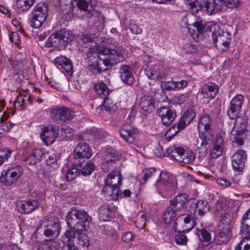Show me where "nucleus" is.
<instances>
[{
  "instance_id": "nucleus-1",
  "label": "nucleus",
  "mask_w": 250,
  "mask_h": 250,
  "mask_svg": "<svg viewBox=\"0 0 250 250\" xmlns=\"http://www.w3.org/2000/svg\"><path fill=\"white\" fill-rule=\"evenodd\" d=\"M91 50L96 51L99 60L96 66V69L99 73L106 70V68L100 66L102 63L106 66H111L119 62H123L125 59V49L123 47H118L116 49H109L96 45L91 49Z\"/></svg>"
},
{
  "instance_id": "nucleus-2",
  "label": "nucleus",
  "mask_w": 250,
  "mask_h": 250,
  "mask_svg": "<svg viewBox=\"0 0 250 250\" xmlns=\"http://www.w3.org/2000/svg\"><path fill=\"white\" fill-rule=\"evenodd\" d=\"M241 4L239 0H213L212 2L208 0H200L190 3L191 12L194 14L199 10H202L209 15L221 11L225 7L229 8H238Z\"/></svg>"
},
{
  "instance_id": "nucleus-3",
  "label": "nucleus",
  "mask_w": 250,
  "mask_h": 250,
  "mask_svg": "<svg viewBox=\"0 0 250 250\" xmlns=\"http://www.w3.org/2000/svg\"><path fill=\"white\" fill-rule=\"evenodd\" d=\"M23 168L19 165L10 166L1 172L0 182L5 186L16 183L23 173Z\"/></svg>"
},
{
  "instance_id": "nucleus-4",
  "label": "nucleus",
  "mask_w": 250,
  "mask_h": 250,
  "mask_svg": "<svg viewBox=\"0 0 250 250\" xmlns=\"http://www.w3.org/2000/svg\"><path fill=\"white\" fill-rule=\"evenodd\" d=\"M48 10L47 4L45 3L37 4L32 11L31 26L36 28L40 27L46 20Z\"/></svg>"
},
{
  "instance_id": "nucleus-5",
  "label": "nucleus",
  "mask_w": 250,
  "mask_h": 250,
  "mask_svg": "<svg viewBox=\"0 0 250 250\" xmlns=\"http://www.w3.org/2000/svg\"><path fill=\"white\" fill-rule=\"evenodd\" d=\"M160 193L174 189L177 186L176 179L168 172L163 170L155 184Z\"/></svg>"
},
{
  "instance_id": "nucleus-6",
  "label": "nucleus",
  "mask_w": 250,
  "mask_h": 250,
  "mask_svg": "<svg viewBox=\"0 0 250 250\" xmlns=\"http://www.w3.org/2000/svg\"><path fill=\"white\" fill-rule=\"evenodd\" d=\"M216 211L220 214V220L223 224L228 225L231 222L233 215L225 198H220L216 203Z\"/></svg>"
},
{
  "instance_id": "nucleus-7",
  "label": "nucleus",
  "mask_w": 250,
  "mask_h": 250,
  "mask_svg": "<svg viewBox=\"0 0 250 250\" xmlns=\"http://www.w3.org/2000/svg\"><path fill=\"white\" fill-rule=\"evenodd\" d=\"M38 229L43 230L44 234L46 237L57 236L60 233L59 220L56 217H50L47 219H44L41 223Z\"/></svg>"
},
{
  "instance_id": "nucleus-8",
  "label": "nucleus",
  "mask_w": 250,
  "mask_h": 250,
  "mask_svg": "<svg viewBox=\"0 0 250 250\" xmlns=\"http://www.w3.org/2000/svg\"><path fill=\"white\" fill-rule=\"evenodd\" d=\"M247 127V119L246 117H239L236 120L234 126L231 130V136L238 145L243 144L244 133Z\"/></svg>"
},
{
  "instance_id": "nucleus-9",
  "label": "nucleus",
  "mask_w": 250,
  "mask_h": 250,
  "mask_svg": "<svg viewBox=\"0 0 250 250\" xmlns=\"http://www.w3.org/2000/svg\"><path fill=\"white\" fill-rule=\"evenodd\" d=\"M210 31L213 42L217 46L221 47L223 45L225 48L228 47L231 41L230 36L228 32H225L216 24L211 26Z\"/></svg>"
},
{
  "instance_id": "nucleus-10",
  "label": "nucleus",
  "mask_w": 250,
  "mask_h": 250,
  "mask_svg": "<svg viewBox=\"0 0 250 250\" xmlns=\"http://www.w3.org/2000/svg\"><path fill=\"white\" fill-rule=\"evenodd\" d=\"M119 132L125 141L129 144L138 146L139 131L138 129L130 125L124 124L120 129Z\"/></svg>"
},
{
  "instance_id": "nucleus-11",
  "label": "nucleus",
  "mask_w": 250,
  "mask_h": 250,
  "mask_svg": "<svg viewBox=\"0 0 250 250\" xmlns=\"http://www.w3.org/2000/svg\"><path fill=\"white\" fill-rule=\"evenodd\" d=\"M50 117L57 123H65L72 119L73 111L69 108L62 107L51 109L50 111Z\"/></svg>"
},
{
  "instance_id": "nucleus-12",
  "label": "nucleus",
  "mask_w": 250,
  "mask_h": 250,
  "mask_svg": "<svg viewBox=\"0 0 250 250\" xmlns=\"http://www.w3.org/2000/svg\"><path fill=\"white\" fill-rule=\"evenodd\" d=\"M57 128L53 125H48L42 127L40 134L44 144L48 146L53 144L58 137Z\"/></svg>"
},
{
  "instance_id": "nucleus-13",
  "label": "nucleus",
  "mask_w": 250,
  "mask_h": 250,
  "mask_svg": "<svg viewBox=\"0 0 250 250\" xmlns=\"http://www.w3.org/2000/svg\"><path fill=\"white\" fill-rule=\"evenodd\" d=\"M244 101V98L242 94L236 95L231 100L228 111V115L229 119L232 120L238 118L237 116L241 111Z\"/></svg>"
},
{
  "instance_id": "nucleus-14",
  "label": "nucleus",
  "mask_w": 250,
  "mask_h": 250,
  "mask_svg": "<svg viewBox=\"0 0 250 250\" xmlns=\"http://www.w3.org/2000/svg\"><path fill=\"white\" fill-rule=\"evenodd\" d=\"M122 175L120 172L113 171L110 172L105 180V186L109 187L112 190V194L118 195L119 189L118 186L121 185Z\"/></svg>"
},
{
  "instance_id": "nucleus-15",
  "label": "nucleus",
  "mask_w": 250,
  "mask_h": 250,
  "mask_svg": "<svg viewBox=\"0 0 250 250\" xmlns=\"http://www.w3.org/2000/svg\"><path fill=\"white\" fill-rule=\"evenodd\" d=\"M157 114L161 118L163 124L169 126L174 121L176 113L174 110L167 106L161 107L157 110Z\"/></svg>"
},
{
  "instance_id": "nucleus-16",
  "label": "nucleus",
  "mask_w": 250,
  "mask_h": 250,
  "mask_svg": "<svg viewBox=\"0 0 250 250\" xmlns=\"http://www.w3.org/2000/svg\"><path fill=\"white\" fill-rule=\"evenodd\" d=\"M40 206V202L37 199L26 201H19L16 207L19 212L21 213H30Z\"/></svg>"
},
{
  "instance_id": "nucleus-17",
  "label": "nucleus",
  "mask_w": 250,
  "mask_h": 250,
  "mask_svg": "<svg viewBox=\"0 0 250 250\" xmlns=\"http://www.w3.org/2000/svg\"><path fill=\"white\" fill-rule=\"evenodd\" d=\"M246 152L243 150H238L232 155L231 164L233 168L238 171H241L245 167L247 160Z\"/></svg>"
},
{
  "instance_id": "nucleus-18",
  "label": "nucleus",
  "mask_w": 250,
  "mask_h": 250,
  "mask_svg": "<svg viewBox=\"0 0 250 250\" xmlns=\"http://www.w3.org/2000/svg\"><path fill=\"white\" fill-rule=\"evenodd\" d=\"M76 212L78 213V218L80 221V225H77L78 231H85L89 227V224L91 222L92 219L83 210H79L76 209Z\"/></svg>"
},
{
  "instance_id": "nucleus-19",
  "label": "nucleus",
  "mask_w": 250,
  "mask_h": 250,
  "mask_svg": "<svg viewBox=\"0 0 250 250\" xmlns=\"http://www.w3.org/2000/svg\"><path fill=\"white\" fill-rule=\"evenodd\" d=\"M232 236L231 228L229 226H225L220 232L216 235L214 242L218 245L227 244Z\"/></svg>"
},
{
  "instance_id": "nucleus-20",
  "label": "nucleus",
  "mask_w": 250,
  "mask_h": 250,
  "mask_svg": "<svg viewBox=\"0 0 250 250\" xmlns=\"http://www.w3.org/2000/svg\"><path fill=\"white\" fill-rule=\"evenodd\" d=\"M54 63L56 67L63 69L68 74H72L73 68L71 62L67 58L62 56L57 57L54 59Z\"/></svg>"
},
{
  "instance_id": "nucleus-21",
  "label": "nucleus",
  "mask_w": 250,
  "mask_h": 250,
  "mask_svg": "<svg viewBox=\"0 0 250 250\" xmlns=\"http://www.w3.org/2000/svg\"><path fill=\"white\" fill-rule=\"evenodd\" d=\"M224 140L220 135L217 136L212 143L210 155L212 158H217L222 154Z\"/></svg>"
},
{
  "instance_id": "nucleus-22",
  "label": "nucleus",
  "mask_w": 250,
  "mask_h": 250,
  "mask_svg": "<svg viewBox=\"0 0 250 250\" xmlns=\"http://www.w3.org/2000/svg\"><path fill=\"white\" fill-rule=\"evenodd\" d=\"M200 91L205 98H214L218 91V86L212 83H209L204 85Z\"/></svg>"
},
{
  "instance_id": "nucleus-23",
  "label": "nucleus",
  "mask_w": 250,
  "mask_h": 250,
  "mask_svg": "<svg viewBox=\"0 0 250 250\" xmlns=\"http://www.w3.org/2000/svg\"><path fill=\"white\" fill-rule=\"evenodd\" d=\"M92 155L89 146L84 143L78 144L74 150V156L75 159L79 158H89Z\"/></svg>"
},
{
  "instance_id": "nucleus-24",
  "label": "nucleus",
  "mask_w": 250,
  "mask_h": 250,
  "mask_svg": "<svg viewBox=\"0 0 250 250\" xmlns=\"http://www.w3.org/2000/svg\"><path fill=\"white\" fill-rule=\"evenodd\" d=\"M140 106L145 112L151 113L155 108L154 99L151 96H144L141 99Z\"/></svg>"
},
{
  "instance_id": "nucleus-25",
  "label": "nucleus",
  "mask_w": 250,
  "mask_h": 250,
  "mask_svg": "<svg viewBox=\"0 0 250 250\" xmlns=\"http://www.w3.org/2000/svg\"><path fill=\"white\" fill-rule=\"evenodd\" d=\"M77 214L76 208H72L66 215L65 219L69 227L73 228L77 232L81 233L82 231H78L77 229V225H80Z\"/></svg>"
},
{
  "instance_id": "nucleus-26",
  "label": "nucleus",
  "mask_w": 250,
  "mask_h": 250,
  "mask_svg": "<svg viewBox=\"0 0 250 250\" xmlns=\"http://www.w3.org/2000/svg\"><path fill=\"white\" fill-rule=\"evenodd\" d=\"M212 137V133L199 132V138L197 140L196 143L197 148L200 150L199 152L207 150V146Z\"/></svg>"
},
{
  "instance_id": "nucleus-27",
  "label": "nucleus",
  "mask_w": 250,
  "mask_h": 250,
  "mask_svg": "<svg viewBox=\"0 0 250 250\" xmlns=\"http://www.w3.org/2000/svg\"><path fill=\"white\" fill-rule=\"evenodd\" d=\"M211 121L208 115H204L199 119L198 128L199 132L211 133Z\"/></svg>"
},
{
  "instance_id": "nucleus-28",
  "label": "nucleus",
  "mask_w": 250,
  "mask_h": 250,
  "mask_svg": "<svg viewBox=\"0 0 250 250\" xmlns=\"http://www.w3.org/2000/svg\"><path fill=\"white\" fill-rule=\"evenodd\" d=\"M120 73L121 79L124 83L129 85H131L134 83L135 79L129 66H122L120 69Z\"/></svg>"
},
{
  "instance_id": "nucleus-29",
  "label": "nucleus",
  "mask_w": 250,
  "mask_h": 250,
  "mask_svg": "<svg viewBox=\"0 0 250 250\" xmlns=\"http://www.w3.org/2000/svg\"><path fill=\"white\" fill-rule=\"evenodd\" d=\"M188 195L183 193L178 195L171 201V207L176 211L183 208L188 200Z\"/></svg>"
},
{
  "instance_id": "nucleus-30",
  "label": "nucleus",
  "mask_w": 250,
  "mask_h": 250,
  "mask_svg": "<svg viewBox=\"0 0 250 250\" xmlns=\"http://www.w3.org/2000/svg\"><path fill=\"white\" fill-rule=\"evenodd\" d=\"M43 154V152L42 149H35L29 154L25 160L28 164L35 165L41 160Z\"/></svg>"
},
{
  "instance_id": "nucleus-31",
  "label": "nucleus",
  "mask_w": 250,
  "mask_h": 250,
  "mask_svg": "<svg viewBox=\"0 0 250 250\" xmlns=\"http://www.w3.org/2000/svg\"><path fill=\"white\" fill-rule=\"evenodd\" d=\"M185 152L184 148L180 146L173 145L170 146L167 150V155L172 159L179 161V158L181 157Z\"/></svg>"
},
{
  "instance_id": "nucleus-32",
  "label": "nucleus",
  "mask_w": 250,
  "mask_h": 250,
  "mask_svg": "<svg viewBox=\"0 0 250 250\" xmlns=\"http://www.w3.org/2000/svg\"><path fill=\"white\" fill-rule=\"evenodd\" d=\"M112 213L111 207L109 204H104L99 208V218L103 221H108L111 218Z\"/></svg>"
},
{
  "instance_id": "nucleus-33",
  "label": "nucleus",
  "mask_w": 250,
  "mask_h": 250,
  "mask_svg": "<svg viewBox=\"0 0 250 250\" xmlns=\"http://www.w3.org/2000/svg\"><path fill=\"white\" fill-rule=\"evenodd\" d=\"M78 167L79 172L83 176L90 175L95 169V166L91 161H88L86 163L81 162L78 164Z\"/></svg>"
},
{
  "instance_id": "nucleus-34",
  "label": "nucleus",
  "mask_w": 250,
  "mask_h": 250,
  "mask_svg": "<svg viewBox=\"0 0 250 250\" xmlns=\"http://www.w3.org/2000/svg\"><path fill=\"white\" fill-rule=\"evenodd\" d=\"M46 45L48 47L53 46L59 49L64 47L62 44V42L61 41L59 32L52 35L48 39Z\"/></svg>"
},
{
  "instance_id": "nucleus-35",
  "label": "nucleus",
  "mask_w": 250,
  "mask_h": 250,
  "mask_svg": "<svg viewBox=\"0 0 250 250\" xmlns=\"http://www.w3.org/2000/svg\"><path fill=\"white\" fill-rule=\"evenodd\" d=\"M188 32L191 35V36L195 39L198 38L200 34L203 33L204 30V24L200 21H196L194 23L192 27H188Z\"/></svg>"
},
{
  "instance_id": "nucleus-36",
  "label": "nucleus",
  "mask_w": 250,
  "mask_h": 250,
  "mask_svg": "<svg viewBox=\"0 0 250 250\" xmlns=\"http://www.w3.org/2000/svg\"><path fill=\"white\" fill-rule=\"evenodd\" d=\"M94 87L97 94L103 99H105L109 94V89L103 83H95Z\"/></svg>"
},
{
  "instance_id": "nucleus-37",
  "label": "nucleus",
  "mask_w": 250,
  "mask_h": 250,
  "mask_svg": "<svg viewBox=\"0 0 250 250\" xmlns=\"http://www.w3.org/2000/svg\"><path fill=\"white\" fill-rule=\"evenodd\" d=\"M103 161L107 163L118 159V156L115 149L108 148L102 157Z\"/></svg>"
},
{
  "instance_id": "nucleus-38",
  "label": "nucleus",
  "mask_w": 250,
  "mask_h": 250,
  "mask_svg": "<svg viewBox=\"0 0 250 250\" xmlns=\"http://www.w3.org/2000/svg\"><path fill=\"white\" fill-rule=\"evenodd\" d=\"M35 0H16V7L19 12L28 10L34 4Z\"/></svg>"
},
{
  "instance_id": "nucleus-39",
  "label": "nucleus",
  "mask_w": 250,
  "mask_h": 250,
  "mask_svg": "<svg viewBox=\"0 0 250 250\" xmlns=\"http://www.w3.org/2000/svg\"><path fill=\"white\" fill-rule=\"evenodd\" d=\"M176 211H177L171 206L166 208L163 215V219L166 224H169L174 220L176 215Z\"/></svg>"
},
{
  "instance_id": "nucleus-40",
  "label": "nucleus",
  "mask_w": 250,
  "mask_h": 250,
  "mask_svg": "<svg viewBox=\"0 0 250 250\" xmlns=\"http://www.w3.org/2000/svg\"><path fill=\"white\" fill-rule=\"evenodd\" d=\"M196 155L195 153L190 150H185V152L181 157L179 158V162H183L185 164L192 163L195 159Z\"/></svg>"
},
{
  "instance_id": "nucleus-41",
  "label": "nucleus",
  "mask_w": 250,
  "mask_h": 250,
  "mask_svg": "<svg viewBox=\"0 0 250 250\" xmlns=\"http://www.w3.org/2000/svg\"><path fill=\"white\" fill-rule=\"evenodd\" d=\"M59 34L64 47L66 46V43L71 42L74 38L72 32L70 30H62L59 32Z\"/></svg>"
},
{
  "instance_id": "nucleus-42",
  "label": "nucleus",
  "mask_w": 250,
  "mask_h": 250,
  "mask_svg": "<svg viewBox=\"0 0 250 250\" xmlns=\"http://www.w3.org/2000/svg\"><path fill=\"white\" fill-rule=\"evenodd\" d=\"M58 244L56 242L52 240L44 241L41 244L39 247V250H58Z\"/></svg>"
},
{
  "instance_id": "nucleus-43",
  "label": "nucleus",
  "mask_w": 250,
  "mask_h": 250,
  "mask_svg": "<svg viewBox=\"0 0 250 250\" xmlns=\"http://www.w3.org/2000/svg\"><path fill=\"white\" fill-rule=\"evenodd\" d=\"M79 174L80 173L79 172L78 164H76L68 170L66 173V179L68 181H72L77 177Z\"/></svg>"
},
{
  "instance_id": "nucleus-44",
  "label": "nucleus",
  "mask_w": 250,
  "mask_h": 250,
  "mask_svg": "<svg viewBox=\"0 0 250 250\" xmlns=\"http://www.w3.org/2000/svg\"><path fill=\"white\" fill-rule=\"evenodd\" d=\"M241 234L244 239L249 241L250 239V221L241 223Z\"/></svg>"
},
{
  "instance_id": "nucleus-45",
  "label": "nucleus",
  "mask_w": 250,
  "mask_h": 250,
  "mask_svg": "<svg viewBox=\"0 0 250 250\" xmlns=\"http://www.w3.org/2000/svg\"><path fill=\"white\" fill-rule=\"evenodd\" d=\"M198 234L200 240L206 243L204 245H208L210 243L211 240V235L206 229H201L200 230H198Z\"/></svg>"
},
{
  "instance_id": "nucleus-46",
  "label": "nucleus",
  "mask_w": 250,
  "mask_h": 250,
  "mask_svg": "<svg viewBox=\"0 0 250 250\" xmlns=\"http://www.w3.org/2000/svg\"><path fill=\"white\" fill-rule=\"evenodd\" d=\"M104 99V106L106 110L114 112L118 107L117 103H114L113 100L110 98H108L107 97L105 99Z\"/></svg>"
},
{
  "instance_id": "nucleus-47",
  "label": "nucleus",
  "mask_w": 250,
  "mask_h": 250,
  "mask_svg": "<svg viewBox=\"0 0 250 250\" xmlns=\"http://www.w3.org/2000/svg\"><path fill=\"white\" fill-rule=\"evenodd\" d=\"M59 157L58 154H53L49 156L48 159H46V164L48 166H51L50 168H53L55 169L59 167V165L57 161Z\"/></svg>"
},
{
  "instance_id": "nucleus-48",
  "label": "nucleus",
  "mask_w": 250,
  "mask_h": 250,
  "mask_svg": "<svg viewBox=\"0 0 250 250\" xmlns=\"http://www.w3.org/2000/svg\"><path fill=\"white\" fill-rule=\"evenodd\" d=\"M207 204V202L204 200H200L198 201L196 204L195 208L200 215H202L204 214L205 212L207 211L208 209Z\"/></svg>"
},
{
  "instance_id": "nucleus-49",
  "label": "nucleus",
  "mask_w": 250,
  "mask_h": 250,
  "mask_svg": "<svg viewBox=\"0 0 250 250\" xmlns=\"http://www.w3.org/2000/svg\"><path fill=\"white\" fill-rule=\"evenodd\" d=\"M28 100V97L23 96L22 95L18 96L16 101L14 102L15 107L18 109H22V106L25 104V102Z\"/></svg>"
},
{
  "instance_id": "nucleus-50",
  "label": "nucleus",
  "mask_w": 250,
  "mask_h": 250,
  "mask_svg": "<svg viewBox=\"0 0 250 250\" xmlns=\"http://www.w3.org/2000/svg\"><path fill=\"white\" fill-rule=\"evenodd\" d=\"M156 172V169L153 167H150L144 169L143 171L144 175L143 177V183L145 184L147 182L149 178L152 177Z\"/></svg>"
},
{
  "instance_id": "nucleus-51",
  "label": "nucleus",
  "mask_w": 250,
  "mask_h": 250,
  "mask_svg": "<svg viewBox=\"0 0 250 250\" xmlns=\"http://www.w3.org/2000/svg\"><path fill=\"white\" fill-rule=\"evenodd\" d=\"M61 133L62 137L63 138H69L73 134V130L68 126H63L60 128V130L57 129V132Z\"/></svg>"
},
{
  "instance_id": "nucleus-52",
  "label": "nucleus",
  "mask_w": 250,
  "mask_h": 250,
  "mask_svg": "<svg viewBox=\"0 0 250 250\" xmlns=\"http://www.w3.org/2000/svg\"><path fill=\"white\" fill-rule=\"evenodd\" d=\"M158 68H150L148 69H146V76L150 79L153 80H158Z\"/></svg>"
},
{
  "instance_id": "nucleus-53",
  "label": "nucleus",
  "mask_w": 250,
  "mask_h": 250,
  "mask_svg": "<svg viewBox=\"0 0 250 250\" xmlns=\"http://www.w3.org/2000/svg\"><path fill=\"white\" fill-rule=\"evenodd\" d=\"M179 131V130L177 128L176 125H174L166 132V137L167 139L170 141Z\"/></svg>"
},
{
  "instance_id": "nucleus-54",
  "label": "nucleus",
  "mask_w": 250,
  "mask_h": 250,
  "mask_svg": "<svg viewBox=\"0 0 250 250\" xmlns=\"http://www.w3.org/2000/svg\"><path fill=\"white\" fill-rule=\"evenodd\" d=\"M195 116V113L192 109H188L185 112L182 117L187 121V123L189 124L193 120Z\"/></svg>"
},
{
  "instance_id": "nucleus-55",
  "label": "nucleus",
  "mask_w": 250,
  "mask_h": 250,
  "mask_svg": "<svg viewBox=\"0 0 250 250\" xmlns=\"http://www.w3.org/2000/svg\"><path fill=\"white\" fill-rule=\"evenodd\" d=\"M146 216L145 214L143 213L140 217H138V220L136 221V227L139 229H143L144 228L146 223Z\"/></svg>"
},
{
  "instance_id": "nucleus-56",
  "label": "nucleus",
  "mask_w": 250,
  "mask_h": 250,
  "mask_svg": "<svg viewBox=\"0 0 250 250\" xmlns=\"http://www.w3.org/2000/svg\"><path fill=\"white\" fill-rule=\"evenodd\" d=\"M183 49L188 53H194L197 52L198 48L195 44L188 43L184 45Z\"/></svg>"
},
{
  "instance_id": "nucleus-57",
  "label": "nucleus",
  "mask_w": 250,
  "mask_h": 250,
  "mask_svg": "<svg viewBox=\"0 0 250 250\" xmlns=\"http://www.w3.org/2000/svg\"><path fill=\"white\" fill-rule=\"evenodd\" d=\"M95 23H98V26L103 27L104 26V23L105 20L103 16V15L101 12H95Z\"/></svg>"
},
{
  "instance_id": "nucleus-58",
  "label": "nucleus",
  "mask_w": 250,
  "mask_h": 250,
  "mask_svg": "<svg viewBox=\"0 0 250 250\" xmlns=\"http://www.w3.org/2000/svg\"><path fill=\"white\" fill-rule=\"evenodd\" d=\"M187 236L182 233L177 234L175 237V241L178 244L185 245L187 244Z\"/></svg>"
},
{
  "instance_id": "nucleus-59",
  "label": "nucleus",
  "mask_w": 250,
  "mask_h": 250,
  "mask_svg": "<svg viewBox=\"0 0 250 250\" xmlns=\"http://www.w3.org/2000/svg\"><path fill=\"white\" fill-rule=\"evenodd\" d=\"M161 86L164 89L167 90H175V84L174 81L162 82Z\"/></svg>"
},
{
  "instance_id": "nucleus-60",
  "label": "nucleus",
  "mask_w": 250,
  "mask_h": 250,
  "mask_svg": "<svg viewBox=\"0 0 250 250\" xmlns=\"http://www.w3.org/2000/svg\"><path fill=\"white\" fill-rule=\"evenodd\" d=\"M245 240L243 239L235 247V250H250V239L249 241H247L246 244L243 247V243L245 242Z\"/></svg>"
},
{
  "instance_id": "nucleus-61",
  "label": "nucleus",
  "mask_w": 250,
  "mask_h": 250,
  "mask_svg": "<svg viewBox=\"0 0 250 250\" xmlns=\"http://www.w3.org/2000/svg\"><path fill=\"white\" fill-rule=\"evenodd\" d=\"M75 231H76L73 228H70L65 233V237L67 238V243L70 241H73V240L74 239L75 236Z\"/></svg>"
},
{
  "instance_id": "nucleus-62",
  "label": "nucleus",
  "mask_w": 250,
  "mask_h": 250,
  "mask_svg": "<svg viewBox=\"0 0 250 250\" xmlns=\"http://www.w3.org/2000/svg\"><path fill=\"white\" fill-rule=\"evenodd\" d=\"M217 184L223 188H227L230 185V182L227 179L218 178L216 180Z\"/></svg>"
},
{
  "instance_id": "nucleus-63",
  "label": "nucleus",
  "mask_w": 250,
  "mask_h": 250,
  "mask_svg": "<svg viewBox=\"0 0 250 250\" xmlns=\"http://www.w3.org/2000/svg\"><path fill=\"white\" fill-rule=\"evenodd\" d=\"M9 38L11 42L14 43L15 44H18L21 41L19 34L16 32H12Z\"/></svg>"
},
{
  "instance_id": "nucleus-64",
  "label": "nucleus",
  "mask_w": 250,
  "mask_h": 250,
  "mask_svg": "<svg viewBox=\"0 0 250 250\" xmlns=\"http://www.w3.org/2000/svg\"><path fill=\"white\" fill-rule=\"evenodd\" d=\"M77 5L81 10L85 11L88 9V2L85 0H77Z\"/></svg>"
}]
</instances>
